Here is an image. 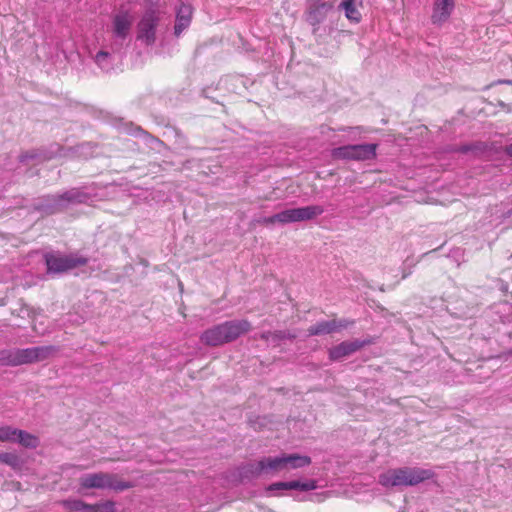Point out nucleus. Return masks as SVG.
Returning <instances> with one entry per match:
<instances>
[{"label": "nucleus", "instance_id": "obj_1", "mask_svg": "<svg viewBox=\"0 0 512 512\" xmlns=\"http://www.w3.org/2000/svg\"><path fill=\"white\" fill-rule=\"evenodd\" d=\"M435 473L430 469L420 467L390 468L380 473L378 483L385 489L396 487L416 486L426 480H430Z\"/></svg>", "mask_w": 512, "mask_h": 512}, {"label": "nucleus", "instance_id": "obj_2", "mask_svg": "<svg viewBox=\"0 0 512 512\" xmlns=\"http://www.w3.org/2000/svg\"><path fill=\"white\" fill-rule=\"evenodd\" d=\"M251 329L247 320H232L205 330L200 339L208 346H220L236 340Z\"/></svg>", "mask_w": 512, "mask_h": 512}, {"label": "nucleus", "instance_id": "obj_3", "mask_svg": "<svg viewBox=\"0 0 512 512\" xmlns=\"http://www.w3.org/2000/svg\"><path fill=\"white\" fill-rule=\"evenodd\" d=\"M56 352L54 346H38L25 349H5L0 351V364L19 366L47 359Z\"/></svg>", "mask_w": 512, "mask_h": 512}, {"label": "nucleus", "instance_id": "obj_4", "mask_svg": "<svg viewBox=\"0 0 512 512\" xmlns=\"http://www.w3.org/2000/svg\"><path fill=\"white\" fill-rule=\"evenodd\" d=\"M134 15L130 9L121 6L112 16V41L110 48L113 52H122L125 41L130 34Z\"/></svg>", "mask_w": 512, "mask_h": 512}, {"label": "nucleus", "instance_id": "obj_5", "mask_svg": "<svg viewBox=\"0 0 512 512\" xmlns=\"http://www.w3.org/2000/svg\"><path fill=\"white\" fill-rule=\"evenodd\" d=\"M80 491L84 489H109L124 491L133 487L132 482L119 480L116 475L106 472L84 474L79 478Z\"/></svg>", "mask_w": 512, "mask_h": 512}, {"label": "nucleus", "instance_id": "obj_6", "mask_svg": "<svg viewBox=\"0 0 512 512\" xmlns=\"http://www.w3.org/2000/svg\"><path fill=\"white\" fill-rule=\"evenodd\" d=\"M324 209L318 205L287 209L269 217H264L260 222L266 225L281 223H293L306 221L321 215Z\"/></svg>", "mask_w": 512, "mask_h": 512}, {"label": "nucleus", "instance_id": "obj_7", "mask_svg": "<svg viewBox=\"0 0 512 512\" xmlns=\"http://www.w3.org/2000/svg\"><path fill=\"white\" fill-rule=\"evenodd\" d=\"M91 200L92 197L89 193L79 188H73L59 195L48 196V203L45 205H39L37 208L46 213H54L69 204L87 203Z\"/></svg>", "mask_w": 512, "mask_h": 512}, {"label": "nucleus", "instance_id": "obj_8", "mask_svg": "<svg viewBox=\"0 0 512 512\" xmlns=\"http://www.w3.org/2000/svg\"><path fill=\"white\" fill-rule=\"evenodd\" d=\"M160 21V12L148 9L137 24V40L146 46H152L156 41V32Z\"/></svg>", "mask_w": 512, "mask_h": 512}, {"label": "nucleus", "instance_id": "obj_9", "mask_svg": "<svg viewBox=\"0 0 512 512\" xmlns=\"http://www.w3.org/2000/svg\"><path fill=\"white\" fill-rule=\"evenodd\" d=\"M48 273L67 272L75 267L87 263V259L78 256H64L60 254H47L45 256Z\"/></svg>", "mask_w": 512, "mask_h": 512}, {"label": "nucleus", "instance_id": "obj_10", "mask_svg": "<svg viewBox=\"0 0 512 512\" xmlns=\"http://www.w3.org/2000/svg\"><path fill=\"white\" fill-rule=\"evenodd\" d=\"M333 8L330 2L322 0H308L307 10L305 12L306 22L313 27V33H316L322 24L328 12Z\"/></svg>", "mask_w": 512, "mask_h": 512}, {"label": "nucleus", "instance_id": "obj_11", "mask_svg": "<svg viewBox=\"0 0 512 512\" xmlns=\"http://www.w3.org/2000/svg\"><path fill=\"white\" fill-rule=\"evenodd\" d=\"M455 8V0H435L432 9L431 22L442 26L448 21Z\"/></svg>", "mask_w": 512, "mask_h": 512}, {"label": "nucleus", "instance_id": "obj_12", "mask_svg": "<svg viewBox=\"0 0 512 512\" xmlns=\"http://www.w3.org/2000/svg\"><path fill=\"white\" fill-rule=\"evenodd\" d=\"M363 345L364 342L359 340L344 341L329 350V358L332 361L341 360L358 351L361 347H363Z\"/></svg>", "mask_w": 512, "mask_h": 512}, {"label": "nucleus", "instance_id": "obj_13", "mask_svg": "<svg viewBox=\"0 0 512 512\" xmlns=\"http://www.w3.org/2000/svg\"><path fill=\"white\" fill-rule=\"evenodd\" d=\"M257 474L263 472H282L286 470L284 454L275 457H265L257 462L254 470Z\"/></svg>", "mask_w": 512, "mask_h": 512}, {"label": "nucleus", "instance_id": "obj_14", "mask_svg": "<svg viewBox=\"0 0 512 512\" xmlns=\"http://www.w3.org/2000/svg\"><path fill=\"white\" fill-rule=\"evenodd\" d=\"M317 488L315 480H307L304 482L293 480L288 482H276L268 486L267 491L275 490H301L311 491Z\"/></svg>", "mask_w": 512, "mask_h": 512}, {"label": "nucleus", "instance_id": "obj_15", "mask_svg": "<svg viewBox=\"0 0 512 512\" xmlns=\"http://www.w3.org/2000/svg\"><path fill=\"white\" fill-rule=\"evenodd\" d=\"M121 52H113L110 48V43L104 46L94 57L95 63L105 72L113 69L116 56Z\"/></svg>", "mask_w": 512, "mask_h": 512}, {"label": "nucleus", "instance_id": "obj_16", "mask_svg": "<svg viewBox=\"0 0 512 512\" xmlns=\"http://www.w3.org/2000/svg\"><path fill=\"white\" fill-rule=\"evenodd\" d=\"M347 327V323L343 321L331 320V321H321L317 324L311 326L308 329V334L313 335H323L330 334L335 331H339L343 328Z\"/></svg>", "mask_w": 512, "mask_h": 512}, {"label": "nucleus", "instance_id": "obj_17", "mask_svg": "<svg viewBox=\"0 0 512 512\" xmlns=\"http://www.w3.org/2000/svg\"><path fill=\"white\" fill-rule=\"evenodd\" d=\"M286 470H294L298 468H303L311 463V458L306 455L299 454H284Z\"/></svg>", "mask_w": 512, "mask_h": 512}, {"label": "nucleus", "instance_id": "obj_18", "mask_svg": "<svg viewBox=\"0 0 512 512\" xmlns=\"http://www.w3.org/2000/svg\"><path fill=\"white\" fill-rule=\"evenodd\" d=\"M338 8L344 11L345 17L349 21L354 23L361 21V13L355 5V0H342Z\"/></svg>", "mask_w": 512, "mask_h": 512}, {"label": "nucleus", "instance_id": "obj_19", "mask_svg": "<svg viewBox=\"0 0 512 512\" xmlns=\"http://www.w3.org/2000/svg\"><path fill=\"white\" fill-rule=\"evenodd\" d=\"M376 148L375 144H359L350 150H354L355 160H368L376 156Z\"/></svg>", "mask_w": 512, "mask_h": 512}, {"label": "nucleus", "instance_id": "obj_20", "mask_svg": "<svg viewBox=\"0 0 512 512\" xmlns=\"http://www.w3.org/2000/svg\"><path fill=\"white\" fill-rule=\"evenodd\" d=\"M25 448L34 449L39 445V438L24 430L18 429L16 442Z\"/></svg>", "mask_w": 512, "mask_h": 512}, {"label": "nucleus", "instance_id": "obj_21", "mask_svg": "<svg viewBox=\"0 0 512 512\" xmlns=\"http://www.w3.org/2000/svg\"><path fill=\"white\" fill-rule=\"evenodd\" d=\"M61 504L68 512H89V510L94 509L93 505L86 504L79 499H66Z\"/></svg>", "mask_w": 512, "mask_h": 512}, {"label": "nucleus", "instance_id": "obj_22", "mask_svg": "<svg viewBox=\"0 0 512 512\" xmlns=\"http://www.w3.org/2000/svg\"><path fill=\"white\" fill-rule=\"evenodd\" d=\"M0 462L7 464L15 471L21 470L23 466L21 458L17 454L10 452L0 453Z\"/></svg>", "mask_w": 512, "mask_h": 512}, {"label": "nucleus", "instance_id": "obj_23", "mask_svg": "<svg viewBox=\"0 0 512 512\" xmlns=\"http://www.w3.org/2000/svg\"><path fill=\"white\" fill-rule=\"evenodd\" d=\"M17 428L11 426L0 427V441L15 443L17 438Z\"/></svg>", "mask_w": 512, "mask_h": 512}, {"label": "nucleus", "instance_id": "obj_24", "mask_svg": "<svg viewBox=\"0 0 512 512\" xmlns=\"http://www.w3.org/2000/svg\"><path fill=\"white\" fill-rule=\"evenodd\" d=\"M351 148H354V145H347L336 148L333 152V155L337 158L355 160L354 150H350Z\"/></svg>", "mask_w": 512, "mask_h": 512}, {"label": "nucleus", "instance_id": "obj_25", "mask_svg": "<svg viewBox=\"0 0 512 512\" xmlns=\"http://www.w3.org/2000/svg\"><path fill=\"white\" fill-rule=\"evenodd\" d=\"M191 23L190 18H177L174 27V34L178 37L180 34L189 27Z\"/></svg>", "mask_w": 512, "mask_h": 512}, {"label": "nucleus", "instance_id": "obj_26", "mask_svg": "<svg viewBox=\"0 0 512 512\" xmlns=\"http://www.w3.org/2000/svg\"><path fill=\"white\" fill-rule=\"evenodd\" d=\"M177 18H190L192 17V7L190 5L181 4L177 10Z\"/></svg>", "mask_w": 512, "mask_h": 512}, {"label": "nucleus", "instance_id": "obj_27", "mask_svg": "<svg viewBox=\"0 0 512 512\" xmlns=\"http://www.w3.org/2000/svg\"><path fill=\"white\" fill-rule=\"evenodd\" d=\"M506 153L512 157V143L506 147Z\"/></svg>", "mask_w": 512, "mask_h": 512}, {"label": "nucleus", "instance_id": "obj_28", "mask_svg": "<svg viewBox=\"0 0 512 512\" xmlns=\"http://www.w3.org/2000/svg\"><path fill=\"white\" fill-rule=\"evenodd\" d=\"M279 338H285V335L282 334V332H280L278 335H277Z\"/></svg>", "mask_w": 512, "mask_h": 512}, {"label": "nucleus", "instance_id": "obj_29", "mask_svg": "<svg viewBox=\"0 0 512 512\" xmlns=\"http://www.w3.org/2000/svg\"><path fill=\"white\" fill-rule=\"evenodd\" d=\"M342 321H343L344 323H347V326H348L349 324H353V321H350V322H347V321H344V320H342Z\"/></svg>", "mask_w": 512, "mask_h": 512}, {"label": "nucleus", "instance_id": "obj_30", "mask_svg": "<svg viewBox=\"0 0 512 512\" xmlns=\"http://www.w3.org/2000/svg\"><path fill=\"white\" fill-rule=\"evenodd\" d=\"M24 158H32V156L24 155V157L22 158V160H23Z\"/></svg>", "mask_w": 512, "mask_h": 512}]
</instances>
